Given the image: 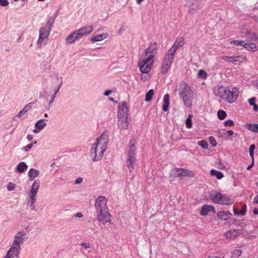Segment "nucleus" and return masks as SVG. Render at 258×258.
<instances>
[{
    "label": "nucleus",
    "mask_w": 258,
    "mask_h": 258,
    "mask_svg": "<svg viewBox=\"0 0 258 258\" xmlns=\"http://www.w3.org/2000/svg\"><path fill=\"white\" fill-rule=\"evenodd\" d=\"M27 239V234L24 231H20L16 233L14 236L13 243L15 245L21 246L25 240Z\"/></svg>",
    "instance_id": "nucleus-11"
},
{
    "label": "nucleus",
    "mask_w": 258,
    "mask_h": 258,
    "mask_svg": "<svg viewBox=\"0 0 258 258\" xmlns=\"http://www.w3.org/2000/svg\"><path fill=\"white\" fill-rule=\"evenodd\" d=\"M136 141L132 140L130 141L128 146V152L127 154V159L126 161V165L129 169L130 174H131L133 170L135 169V165L136 161Z\"/></svg>",
    "instance_id": "nucleus-4"
},
{
    "label": "nucleus",
    "mask_w": 258,
    "mask_h": 258,
    "mask_svg": "<svg viewBox=\"0 0 258 258\" xmlns=\"http://www.w3.org/2000/svg\"><path fill=\"white\" fill-rule=\"evenodd\" d=\"M53 23H54L53 21H48L47 22L46 25L44 26V27H47V28H50V31H51V27H52Z\"/></svg>",
    "instance_id": "nucleus-54"
},
{
    "label": "nucleus",
    "mask_w": 258,
    "mask_h": 258,
    "mask_svg": "<svg viewBox=\"0 0 258 258\" xmlns=\"http://www.w3.org/2000/svg\"><path fill=\"white\" fill-rule=\"evenodd\" d=\"M35 144H36V142H35L34 143H31V144H29V145H27L26 146L23 147V149L25 151L27 152L29 150L31 149L32 148L33 145Z\"/></svg>",
    "instance_id": "nucleus-48"
},
{
    "label": "nucleus",
    "mask_w": 258,
    "mask_h": 258,
    "mask_svg": "<svg viewBox=\"0 0 258 258\" xmlns=\"http://www.w3.org/2000/svg\"><path fill=\"white\" fill-rule=\"evenodd\" d=\"M222 59L225 61L236 64L237 63L243 62L245 60V57L241 55L236 57L223 56L222 57Z\"/></svg>",
    "instance_id": "nucleus-15"
},
{
    "label": "nucleus",
    "mask_w": 258,
    "mask_h": 258,
    "mask_svg": "<svg viewBox=\"0 0 258 258\" xmlns=\"http://www.w3.org/2000/svg\"><path fill=\"white\" fill-rule=\"evenodd\" d=\"M246 205L244 204L242 207V209L240 211V215L243 216L246 212Z\"/></svg>",
    "instance_id": "nucleus-51"
},
{
    "label": "nucleus",
    "mask_w": 258,
    "mask_h": 258,
    "mask_svg": "<svg viewBox=\"0 0 258 258\" xmlns=\"http://www.w3.org/2000/svg\"><path fill=\"white\" fill-rule=\"evenodd\" d=\"M253 106V110H254L255 111H258V106L255 103L254 105H252Z\"/></svg>",
    "instance_id": "nucleus-64"
},
{
    "label": "nucleus",
    "mask_w": 258,
    "mask_h": 258,
    "mask_svg": "<svg viewBox=\"0 0 258 258\" xmlns=\"http://www.w3.org/2000/svg\"><path fill=\"white\" fill-rule=\"evenodd\" d=\"M157 48L158 45L157 43H150L148 48L145 50L144 53L142 55L154 59L155 55L157 53Z\"/></svg>",
    "instance_id": "nucleus-12"
},
{
    "label": "nucleus",
    "mask_w": 258,
    "mask_h": 258,
    "mask_svg": "<svg viewBox=\"0 0 258 258\" xmlns=\"http://www.w3.org/2000/svg\"><path fill=\"white\" fill-rule=\"evenodd\" d=\"M238 94V89L236 87H233L230 89L224 86H220L218 89L217 95L229 103H232L236 101Z\"/></svg>",
    "instance_id": "nucleus-3"
},
{
    "label": "nucleus",
    "mask_w": 258,
    "mask_h": 258,
    "mask_svg": "<svg viewBox=\"0 0 258 258\" xmlns=\"http://www.w3.org/2000/svg\"><path fill=\"white\" fill-rule=\"evenodd\" d=\"M50 33V28L42 27L39 30V37L36 42L38 48H41L45 46L48 41Z\"/></svg>",
    "instance_id": "nucleus-7"
},
{
    "label": "nucleus",
    "mask_w": 258,
    "mask_h": 258,
    "mask_svg": "<svg viewBox=\"0 0 258 258\" xmlns=\"http://www.w3.org/2000/svg\"><path fill=\"white\" fill-rule=\"evenodd\" d=\"M9 5L8 0H0V5L3 7L7 6Z\"/></svg>",
    "instance_id": "nucleus-53"
},
{
    "label": "nucleus",
    "mask_w": 258,
    "mask_h": 258,
    "mask_svg": "<svg viewBox=\"0 0 258 258\" xmlns=\"http://www.w3.org/2000/svg\"><path fill=\"white\" fill-rule=\"evenodd\" d=\"M170 66H167V64H164L162 63L161 67V73L163 74H166L168 71L169 69L170 68Z\"/></svg>",
    "instance_id": "nucleus-37"
},
{
    "label": "nucleus",
    "mask_w": 258,
    "mask_h": 258,
    "mask_svg": "<svg viewBox=\"0 0 258 258\" xmlns=\"http://www.w3.org/2000/svg\"><path fill=\"white\" fill-rule=\"evenodd\" d=\"M233 212L236 215H240V211H238L236 208H233Z\"/></svg>",
    "instance_id": "nucleus-62"
},
{
    "label": "nucleus",
    "mask_w": 258,
    "mask_h": 258,
    "mask_svg": "<svg viewBox=\"0 0 258 258\" xmlns=\"http://www.w3.org/2000/svg\"><path fill=\"white\" fill-rule=\"evenodd\" d=\"M154 94V90L150 89L146 94V101L149 102L152 100V97Z\"/></svg>",
    "instance_id": "nucleus-35"
},
{
    "label": "nucleus",
    "mask_w": 258,
    "mask_h": 258,
    "mask_svg": "<svg viewBox=\"0 0 258 258\" xmlns=\"http://www.w3.org/2000/svg\"><path fill=\"white\" fill-rule=\"evenodd\" d=\"M74 34H75L77 40L83 37L82 34L81 33L79 29H77L76 31H74Z\"/></svg>",
    "instance_id": "nucleus-46"
},
{
    "label": "nucleus",
    "mask_w": 258,
    "mask_h": 258,
    "mask_svg": "<svg viewBox=\"0 0 258 258\" xmlns=\"http://www.w3.org/2000/svg\"><path fill=\"white\" fill-rule=\"evenodd\" d=\"M173 171H176L177 173L176 174V177H177L184 176L192 177L194 175L192 171L186 170L183 168H176Z\"/></svg>",
    "instance_id": "nucleus-19"
},
{
    "label": "nucleus",
    "mask_w": 258,
    "mask_h": 258,
    "mask_svg": "<svg viewBox=\"0 0 258 258\" xmlns=\"http://www.w3.org/2000/svg\"><path fill=\"white\" fill-rule=\"evenodd\" d=\"M46 125V123L44 122V119H39L35 123V128L33 130V132L35 134H38L41 130L45 127Z\"/></svg>",
    "instance_id": "nucleus-22"
},
{
    "label": "nucleus",
    "mask_w": 258,
    "mask_h": 258,
    "mask_svg": "<svg viewBox=\"0 0 258 258\" xmlns=\"http://www.w3.org/2000/svg\"><path fill=\"white\" fill-rule=\"evenodd\" d=\"M96 143L91 150V156L94 162L100 161L103 157L104 152L107 148L108 134L107 132L102 133L96 140Z\"/></svg>",
    "instance_id": "nucleus-1"
},
{
    "label": "nucleus",
    "mask_w": 258,
    "mask_h": 258,
    "mask_svg": "<svg viewBox=\"0 0 258 258\" xmlns=\"http://www.w3.org/2000/svg\"><path fill=\"white\" fill-rule=\"evenodd\" d=\"M202 0H192V4L189 6L188 12L191 15L194 14L202 5Z\"/></svg>",
    "instance_id": "nucleus-17"
},
{
    "label": "nucleus",
    "mask_w": 258,
    "mask_h": 258,
    "mask_svg": "<svg viewBox=\"0 0 258 258\" xmlns=\"http://www.w3.org/2000/svg\"><path fill=\"white\" fill-rule=\"evenodd\" d=\"M39 174V170L33 168H30L28 172V176L30 180H33L38 176Z\"/></svg>",
    "instance_id": "nucleus-28"
},
{
    "label": "nucleus",
    "mask_w": 258,
    "mask_h": 258,
    "mask_svg": "<svg viewBox=\"0 0 258 258\" xmlns=\"http://www.w3.org/2000/svg\"><path fill=\"white\" fill-rule=\"evenodd\" d=\"M251 18L255 22H258V16L256 15H253L251 16Z\"/></svg>",
    "instance_id": "nucleus-59"
},
{
    "label": "nucleus",
    "mask_w": 258,
    "mask_h": 258,
    "mask_svg": "<svg viewBox=\"0 0 258 258\" xmlns=\"http://www.w3.org/2000/svg\"><path fill=\"white\" fill-rule=\"evenodd\" d=\"M33 104V103H30L26 105L24 108L21 110L19 113L16 115V117L18 118H21L24 115H25L28 111H29L32 108V105Z\"/></svg>",
    "instance_id": "nucleus-29"
},
{
    "label": "nucleus",
    "mask_w": 258,
    "mask_h": 258,
    "mask_svg": "<svg viewBox=\"0 0 258 258\" xmlns=\"http://www.w3.org/2000/svg\"><path fill=\"white\" fill-rule=\"evenodd\" d=\"M35 201V199H29L28 201V204L30 207V209L31 211H35V208L34 206V203Z\"/></svg>",
    "instance_id": "nucleus-43"
},
{
    "label": "nucleus",
    "mask_w": 258,
    "mask_h": 258,
    "mask_svg": "<svg viewBox=\"0 0 258 258\" xmlns=\"http://www.w3.org/2000/svg\"><path fill=\"white\" fill-rule=\"evenodd\" d=\"M56 97V95H55V94H54L52 97H51V100L49 102V106H51V105L53 103L54 101V99Z\"/></svg>",
    "instance_id": "nucleus-58"
},
{
    "label": "nucleus",
    "mask_w": 258,
    "mask_h": 258,
    "mask_svg": "<svg viewBox=\"0 0 258 258\" xmlns=\"http://www.w3.org/2000/svg\"><path fill=\"white\" fill-rule=\"evenodd\" d=\"M40 186V182L35 180L31 186V189L29 192V199H35V197L37 194Z\"/></svg>",
    "instance_id": "nucleus-18"
},
{
    "label": "nucleus",
    "mask_w": 258,
    "mask_h": 258,
    "mask_svg": "<svg viewBox=\"0 0 258 258\" xmlns=\"http://www.w3.org/2000/svg\"><path fill=\"white\" fill-rule=\"evenodd\" d=\"M107 199L104 196H99L95 202V208L96 213L106 211L108 210L107 206Z\"/></svg>",
    "instance_id": "nucleus-8"
},
{
    "label": "nucleus",
    "mask_w": 258,
    "mask_h": 258,
    "mask_svg": "<svg viewBox=\"0 0 258 258\" xmlns=\"http://www.w3.org/2000/svg\"><path fill=\"white\" fill-rule=\"evenodd\" d=\"M255 100H256V99L254 97H253V98H250L248 99V103L252 106L253 105H254L255 103Z\"/></svg>",
    "instance_id": "nucleus-55"
},
{
    "label": "nucleus",
    "mask_w": 258,
    "mask_h": 258,
    "mask_svg": "<svg viewBox=\"0 0 258 258\" xmlns=\"http://www.w3.org/2000/svg\"><path fill=\"white\" fill-rule=\"evenodd\" d=\"M96 213L97 214V220L99 222L101 223L103 225L111 222L112 217L109 213L108 210Z\"/></svg>",
    "instance_id": "nucleus-10"
},
{
    "label": "nucleus",
    "mask_w": 258,
    "mask_h": 258,
    "mask_svg": "<svg viewBox=\"0 0 258 258\" xmlns=\"http://www.w3.org/2000/svg\"><path fill=\"white\" fill-rule=\"evenodd\" d=\"M82 34L83 36H85L88 35V34L91 33L93 31V27L92 26H89L86 27H84L82 28H80L79 29Z\"/></svg>",
    "instance_id": "nucleus-30"
},
{
    "label": "nucleus",
    "mask_w": 258,
    "mask_h": 258,
    "mask_svg": "<svg viewBox=\"0 0 258 258\" xmlns=\"http://www.w3.org/2000/svg\"><path fill=\"white\" fill-rule=\"evenodd\" d=\"M198 76L200 77L205 79L207 77V74L205 71L203 70H200L198 72Z\"/></svg>",
    "instance_id": "nucleus-42"
},
{
    "label": "nucleus",
    "mask_w": 258,
    "mask_h": 258,
    "mask_svg": "<svg viewBox=\"0 0 258 258\" xmlns=\"http://www.w3.org/2000/svg\"><path fill=\"white\" fill-rule=\"evenodd\" d=\"M230 43L231 44L243 46L250 51H256L258 50V48L255 45V44L251 42H248L245 41H239L238 40H233L231 41Z\"/></svg>",
    "instance_id": "nucleus-9"
},
{
    "label": "nucleus",
    "mask_w": 258,
    "mask_h": 258,
    "mask_svg": "<svg viewBox=\"0 0 258 258\" xmlns=\"http://www.w3.org/2000/svg\"><path fill=\"white\" fill-rule=\"evenodd\" d=\"M210 197L214 203L222 205H231L234 203L232 199L222 195L219 192H212Z\"/></svg>",
    "instance_id": "nucleus-5"
},
{
    "label": "nucleus",
    "mask_w": 258,
    "mask_h": 258,
    "mask_svg": "<svg viewBox=\"0 0 258 258\" xmlns=\"http://www.w3.org/2000/svg\"><path fill=\"white\" fill-rule=\"evenodd\" d=\"M61 83H60V84H59L57 87L56 88H55V89L54 90V94H55V95H56V93L58 92V91H59V89H60V87H61Z\"/></svg>",
    "instance_id": "nucleus-57"
},
{
    "label": "nucleus",
    "mask_w": 258,
    "mask_h": 258,
    "mask_svg": "<svg viewBox=\"0 0 258 258\" xmlns=\"http://www.w3.org/2000/svg\"><path fill=\"white\" fill-rule=\"evenodd\" d=\"M176 92L182 100L184 105L188 108H190L194 99L193 91L191 87L185 82H182L179 83Z\"/></svg>",
    "instance_id": "nucleus-2"
},
{
    "label": "nucleus",
    "mask_w": 258,
    "mask_h": 258,
    "mask_svg": "<svg viewBox=\"0 0 258 258\" xmlns=\"http://www.w3.org/2000/svg\"><path fill=\"white\" fill-rule=\"evenodd\" d=\"M118 127L120 129H126L128 126V117H117Z\"/></svg>",
    "instance_id": "nucleus-23"
},
{
    "label": "nucleus",
    "mask_w": 258,
    "mask_h": 258,
    "mask_svg": "<svg viewBox=\"0 0 258 258\" xmlns=\"http://www.w3.org/2000/svg\"><path fill=\"white\" fill-rule=\"evenodd\" d=\"M224 124L225 126L231 127L234 125V122L232 120L228 119L224 121Z\"/></svg>",
    "instance_id": "nucleus-47"
},
{
    "label": "nucleus",
    "mask_w": 258,
    "mask_h": 258,
    "mask_svg": "<svg viewBox=\"0 0 258 258\" xmlns=\"http://www.w3.org/2000/svg\"><path fill=\"white\" fill-rule=\"evenodd\" d=\"M174 54L175 53L170 52V50H168L164 56L163 63L170 67L173 62Z\"/></svg>",
    "instance_id": "nucleus-21"
},
{
    "label": "nucleus",
    "mask_w": 258,
    "mask_h": 258,
    "mask_svg": "<svg viewBox=\"0 0 258 258\" xmlns=\"http://www.w3.org/2000/svg\"><path fill=\"white\" fill-rule=\"evenodd\" d=\"M191 117L192 115L191 114H189L185 120L186 126L188 128H191L192 126Z\"/></svg>",
    "instance_id": "nucleus-38"
},
{
    "label": "nucleus",
    "mask_w": 258,
    "mask_h": 258,
    "mask_svg": "<svg viewBox=\"0 0 258 258\" xmlns=\"http://www.w3.org/2000/svg\"><path fill=\"white\" fill-rule=\"evenodd\" d=\"M242 251L240 249H235L232 253V257H238L241 254Z\"/></svg>",
    "instance_id": "nucleus-41"
},
{
    "label": "nucleus",
    "mask_w": 258,
    "mask_h": 258,
    "mask_svg": "<svg viewBox=\"0 0 258 258\" xmlns=\"http://www.w3.org/2000/svg\"><path fill=\"white\" fill-rule=\"evenodd\" d=\"M77 40V39L74 32L69 34L66 38V41L68 43H73Z\"/></svg>",
    "instance_id": "nucleus-33"
},
{
    "label": "nucleus",
    "mask_w": 258,
    "mask_h": 258,
    "mask_svg": "<svg viewBox=\"0 0 258 258\" xmlns=\"http://www.w3.org/2000/svg\"><path fill=\"white\" fill-rule=\"evenodd\" d=\"M83 181V178L82 177H79L76 179L75 181V183L76 184H78L81 183Z\"/></svg>",
    "instance_id": "nucleus-56"
},
{
    "label": "nucleus",
    "mask_w": 258,
    "mask_h": 258,
    "mask_svg": "<svg viewBox=\"0 0 258 258\" xmlns=\"http://www.w3.org/2000/svg\"><path fill=\"white\" fill-rule=\"evenodd\" d=\"M210 212H212L213 213L215 212V209L214 207L212 205L206 204L202 207L200 211V214L203 216H206Z\"/></svg>",
    "instance_id": "nucleus-20"
},
{
    "label": "nucleus",
    "mask_w": 258,
    "mask_h": 258,
    "mask_svg": "<svg viewBox=\"0 0 258 258\" xmlns=\"http://www.w3.org/2000/svg\"><path fill=\"white\" fill-rule=\"evenodd\" d=\"M255 148V146L254 144H252L250 146L249 148V153L250 157L253 160V162L254 161V150Z\"/></svg>",
    "instance_id": "nucleus-39"
},
{
    "label": "nucleus",
    "mask_w": 258,
    "mask_h": 258,
    "mask_svg": "<svg viewBox=\"0 0 258 258\" xmlns=\"http://www.w3.org/2000/svg\"><path fill=\"white\" fill-rule=\"evenodd\" d=\"M111 90H106L104 92V95L105 96H107L111 94Z\"/></svg>",
    "instance_id": "nucleus-60"
},
{
    "label": "nucleus",
    "mask_w": 258,
    "mask_h": 258,
    "mask_svg": "<svg viewBox=\"0 0 258 258\" xmlns=\"http://www.w3.org/2000/svg\"><path fill=\"white\" fill-rule=\"evenodd\" d=\"M209 141L213 147H215L217 145V142L213 137H209Z\"/></svg>",
    "instance_id": "nucleus-49"
},
{
    "label": "nucleus",
    "mask_w": 258,
    "mask_h": 258,
    "mask_svg": "<svg viewBox=\"0 0 258 258\" xmlns=\"http://www.w3.org/2000/svg\"><path fill=\"white\" fill-rule=\"evenodd\" d=\"M247 35H248V36H247V37H250L252 40H253V41L258 40V35H256V34L248 32L247 33Z\"/></svg>",
    "instance_id": "nucleus-44"
},
{
    "label": "nucleus",
    "mask_w": 258,
    "mask_h": 258,
    "mask_svg": "<svg viewBox=\"0 0 258 258\" xmlns=\"http://www.w3.org/2000/svg\"><path fill=\"white\" fill-rule=\"evenodd\" d=\"M217 167L221 170H223L225 168V166L221 161H219L217 164Z\"/></svg>",
    "instance_id": "nucleus-52"
},
{
    "label": "nucleus",
    "mask_w": 258,
    "mask_h": 258,
    "mask_svg": "<svg viewBox=\"0 0 258 258\" xmlns=\"http://www.w3.org/2000/svg\"><path fill=\"white\" fill-rule=\"evenodd\" d=\"M253 202L254 204H258V195H256L253 200Z\"/></svg>",
    "instance_id": "nucleus-63"
},
{
    "label": "nucleus",
    "mask_w": 258,
    "mask_h": 258,
    "mask_svg": "<svg viewBox=\"0 0 258 258\" xmlns=\"http://www.w3.org/2000/svg\"><path fill=\"white\" fill-rule=\"evenodd\" d=\"M7 188L9 191L13 190L15 188V184L13 183L10 182L8 185Z\"/></svg>",
    "instance_id": "nucleus-50"
},
{
    "label": "nucleus",
    "mask_w": 258,
    "mask_h": 258,
    "mask_svg": "<svg viewBox=\"0 0 258 258\" xmlns=\"http://www.w3.org/2000/svg\"><path fill=\"white\" fill-rule=\"evenodd\" d=\"M108 36L107 33H103L102 34H99L95 35L90 39V41L94 43L95 42L100 41L106 39Z\"/></svg>",
    "instance_id": "nucleus-24"
},
{
    "label": "nucleus",
    "mask_w": 258,
    "mask_h": 258,
    "mask_svg": "<svg viewBox=\"0 0 258 258\" xmlns=\"http://www.w3.org/2000/svg\"><path fill=\"white\" fill-rule=\"evenodd\" d=\"M28 168V166L25 162H20L16 167V171L18 173H22L25 172Z\"/></svg>",
    "instance_id": "nucleus-25"
},
{
    "label": "nucleus",
    "mask_w": 258,
    "mask_h": 258,
    "mask_svg": "<svg viewBox=\"0 0 258 258\" xmlns=\"http://www.w3.org/2000/svg\"><path fill=\"white\" fill-rule=\"evenodd\" d=\"M184 44V39L183 37L176 38L172 46L169 49L170 52L175 53L177 49L182 47Z\"/></svg>",
    "instance_id": "nucleus-16"
},
{
    "label": "nucleus",
    "mask_w": 258,
    "mask_h": 258,
    "mask_svg": "<svg viewBox=\"0 0 258 258\" xmlns=\"http://www.w3.org/2000/svg\"><path fill=\"white\" fill-rule=\"evenodd\" d=\"M198 144L199 146H200L204 149H207L208 147V143L207 141L205 140H201L199 141L198 142Z\"/></svg>",
    "instance_id": "nucleus-40"
},
{
    "label": "nucleus",
    "mask_w": 258,
    "mask_h": 258,
    "mask_svg": "<svg viewBox=\"0 0 258 258\" xmlns=\"http://www.w3.org/2000/svg\"><path fill=\"white\" fill-rule=\"evenodd\" d=\"M231 214L228 211H220L217 213L218 217L222 220H227L230 218Z\"/></svg>",
    "instance_id": "nucleus-26"
},
{
    "label": "nucleus",
    "mask_w": 258,
    "mask_h": 258,
    "mask_svg": "<svg viewBox=\"0 0 258 258\" xmlns=\"http://www.w3.org/2000/svg\"><path fill=\"white\" fill-rule=\"evenodd\" d=\"M248 130L253 132L258 133V123H249L247 124Z\"/></svg>",
    "instance_id": "nucleus-34"
},
{
    "label": "nucleus",
    "mask_w": 258,
    "mask_h": 258,
    "mask_svg": "<svg viewBox=\"0 0 258 258\" xmlns=\"http://www.w3.org/2000/svg\"><path fill=\"white\" fill-rule=\"evenodd\" d=\"M128 107L124 102L120 103L118 106L117 117H128Z\"/></svg>",
    "instance_id": "nucleus-13"
},
{
    "label": "nucleus",
    "mask_w": 258,
    "mask_h": 258,
    "mask_svg": "<svg viewBox=\"0 0 258 258\" xmlns=\"http://www.w3.org/2000/svg\"><path fill=\"white\" fill-rule=\"evenodd\" d=\"M164 104L162 106V110L166 112L168 111L169 106V95L168 94H166L164 96L163 98Z\"/></svg>",
    "instance_id": "nucleus-31"
},
{
    "label": "nucleus",
    "mask_w": 258,
    "mask_h": 258,
    "mask_svg": "<svg viewBox=\"0 0 258 258\" xmlns=\"http://www.w3.org/2000/svg\"><path fill=\"white\" fill-rule=\"evenodd\" d=\"M239 234L238 230H230L224 233V235L228 238L230 239H234Z\"/></svg>",
    "instance_id": "nucleus-27"
},
{
    "label": "nucleus",
    "mask_w": 258,
    "mask_h": 258,
    "mask_svg": "<svg viewBox=\"0 0 258 258\" xmlns=\"http://www.w3.org/2000/svg\"><path fill=\"white\" fill-rule=\"evenodd\" d=\"M210 174L212 176H215L218 180L221 179L224 177V174L222 172L214 169L210 170Z\"/></svg>",
    "instance_id": "nucleus-32"
},
{
    "label": "nucleus",
    "mask_w": 258,
    "mask_h": 258,
    "mask_svg": "<svg viewBox=\"0 0 258 258\" xmlns=\"http://www.w3.org/2000/svg\"><path fill=\"white\" fill-rule=\"evenodd\" d=\"M226 112L222 110H220L217 112V116L219 119L223 120L226 117Z\"/></svg>",
    "instance_id": "nucleus-36"
},
{
    "label": "nucleus",
    "mask_w": 258,
    "mask_h": 258,
    "mask_svg": "<svg viewBox=\"0 0 258 258\" xmlns=\"http://www.w3.org/2000/svg\"><path fill=\"white\" fill-rule=\"evenodd\" d=\"M75 216L76 218H81L83 217V214L79 212V213H76L75 214Z\"/></svg>",
    "instance_id": "nucleus-61"
},
{
    "label": "nucleus",
    "mask_w": 258,
    "mask_h": 258,
    "mask_svg": "<svg viewBox=\"0 0 258 258\" xmlns=\"http://www.w3.org/2000/svg\"><path fill=\"white\" fill-rule=\"evenodd\" d=\"M80 245L85 249H87L91 247V243L90 242H82L80 243Z\"/></svg>",
    "instance_id": "nucleus-45"
},
{
    "label": "nucleus",
    "mask_w": 258,
    "mask_h": 258,
    "mask_svg": "<svg viewBox=\"0 0 258 258\" xmlns=\"http://www.w3.org/2000/svg\"><path fill=\"white\" fill-rule=\"evenodd\" d=\"M154 59L142 55L138 61V66L142 73L147 74L151 71Z\"/></svg>",
    "instance_id": "nucleus-6"
},
{
    "label": "nucleus",
    "mask_w": 258,
    "mask_h": 258,
    "mask_svg": "<svg viewBox=\"0 0 258 258\" xmlns=\"http://www.w3.org/2000/svg\"><path fill=\"white\" fill-rule=\"evenodd\" d=\"M20 249L21 246L15 245L13 243L10 249L8 250L5 257L7 258H13L15 256L17 257L20 253Z\"/></svg>",
    "instance_id": "nucleus-14"
}]
</instances>
